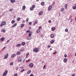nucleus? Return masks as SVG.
Returning <instances> with one entry per match:
<instances>
[{
	"mask_svg": "<svg viewBox=\"0 0 76 76\" xmlns=\"http://www.w3.org/2000/svg\"><path fill=\"white\" fill-rule=\"evenodd\" d=\"M6 24V22L5 21L2 22H1V25H0V26L1 27H2L3 26H4V25H5Z\"/></svg>",
	"mask_w": 76,
	"mask_h": 76,
	"instance_id": "obj_1",
	"label": "nucleus"
},
{
	"mask_svg": "<svg viewBox=\"0 0 76 76\" xmlns=\"http://www.w3.org/2000/svg\"><path fill=\"white\" fill-rule=\"evenodd\" d=\"M36 7L35 5H33L30 8V10L31 11H32L34 10V9Z\"/></svg>",
	"mask_w": 76,
	"mask_h": 76,
	"instance_id": "obj_2",
	"label": "nucleus"
},
{
	"mask_svg": "<svg viewBox=\"0 0 76 76\" xmlns=\"http://www.w3.org/2000/svg\"><path fill=\"white\" fill-rule=\"evenodd\" d=\"M39 50V49L38 48H36L34 49L33 51L34 52L36 53H38V51Z\"/></svg>",
	"mask_w": 76,
	"mask_h": 76,
	"instance_id": "obj_3",
	"label": "nucleus"
},
{
	"mask_svg": "<svg viewBox=\"0 0 76 76\" xmlns=\"http://www.w3.org/2000/svg\"><path fill=\"white\" fill-rule=\"evenodd\" d=\"M7 72H8V71L7 70H6L3 73V76H6L7 75Z\"/></svg>",
	"mask_w": 76,
	"mask_h": 76,
	"instance_id": "obj_4",
	"label": "nucleus"
},
{
	"mask_svg": "<svg viewBox=\"0 0 76 76\" xmlns=\"http://www.w3.org/2000/svg\"><path fill=\"white\" fill-rule=\"evenodd\" d=\"M18 60L19 62L20 63V62H22V59L21 57H20L18 58Z\"/></svg>",
	"mask_w": 76,
	"mask_h": 76,
	"instance_id": "obj_5",
	"label": "nucleus"
},
{
	"mask_svg": "<svg viewBox=\"0 0 76 76\" xmlns=\"http://www.w3.org/2000/svg\"><path fill=\"white\" fill-rule=\"evenodd\" d=\"M29 66L30 67H33L34 66V64L32 63H31L29 64Z\"/></svg>",
	"mask_w": 76,
	"mask_h": 76,
	"instance_id": "obj_6",
	"label": "nucleus"
},
{
	"mask_svg": "<svg viewBox=\"0 0 76 76\" xmlns=\"http://www.w3.org/2000/svg\"><path fill=\"white\" fill-rule=\"evenodd\" d=\"M8 56L9 54L8 53H7V54L5 55L4 58V59H7V58L8 57Z\"/></svg>",
	"mask_w": 76,
	"mask_h": 76,
	"instance_id": "obj_7",
	"label": "nucleus"
},
{
	"mask_svg": "<svg viewBox=\"0 0 76 76\" xmlns=\"http://www.w3.org/2000/svg\"><path fill=\"white\" fill-rule=\"evenodd\" d=\"M31 38L32 37L31 36H28L27 37V39L28 40H30V39H31Z\"/></svg>",
	"mask_w": 76,
	"mask_h": 76,
	"instance_id": "obj_8",
	"label": "nucleus"
},
{
	"mask_svg": "<svg viewBox=\"0 0 76 76\" xmlns=\"http://www.w3.org/2000/svg\"><path fill=\"white\" fill-rule=\"evenodd\" d=\"M5 39V38L4 37H2L0 39V41H3Z\"/></svg>",
	"mask_w": 76,
	"mask_h": 76,
	"instance_id": "obj_9",
	"label": "nucleus"
},
{
	"mask_svg": "<svg viewBox=\"0 0 76 76\" xmlns=\"http://www.w3.org/2000/svg\"><path fill=\"white\" fill-rule=\"evenodd\" d=\"M52 6L50 5V6H49V8H48V10H49V11H50V10H51V9L52 8Z\"/></svg>",
	"mask_w": 76,
	"mask_h": 76,
	"instance_id": "obj_10",
	"label": "nucleus"
},
{
	"mask_svg": "<svg viewBox=\"0 0 76 76\" xmlns=\"http://www.w3.org/2000/svg\"><path fill=\"white\" fill-rule=\"evenodd\" d=\"M42 13H43V12H42L41 11L38 14V15H39V16L42 15Z\"/></svg>",
	"mask_w": 76,
	"mask_h": 76,
	"instance_id": "obj_11",
	"label": "nucleus"
},
{
	"mask_svg": "<svg viewBox=\"0 0 76 76\" xmlns=\"http://www.w3.org/2000/svg\"><path fill=\"white\" fill-rule=\"evenodd\" d=\"M26 9V6H25L24 5L23 6L22 9L23 10H25Z\"/></svg>",
	"mask_w": 76,
	"mask_h": 76,
	"instance_id": "obj_12",
	"label": "nucleus"
},
{
	"mask_svg": "<svg viewBox=\"0 0 76 76\" xmlns=\"http://www.w3.org/2000/svg\"><path fill=\"white\" fill-rule=\"evenodd\" d=\"M16 56V54H13L11 56L12 57H15V56Z\"/></svg>",
	"mask_w": 76,
	"mask_h": 76,
	"instance_id": "obj_13",
	"label": "nucleus"
},
{
	"mask_svg": "<svg viewBox=\"0 0 76 76\" xmlns=\"http://www.w3.org/2000/svg\"><path fill=\"white\" fill-rule=\"evenodd\" d=\"M50 37L51 38H53L54 37V34H51L50 35Z\"/></svg>",
	"mask_w": 76,
	"mask_h": 76,
	"instance_id": "obj_14",
	"label": "nucleus"
},
{
	"mask_svg": "<svg viewBox=\"0 0 76 76\" xmlns=\"http://www.w3.org/2000/svg\"><path fill=\"white\" fill-rule=\"evenodd\" d=\"M56 28L55 27H52L51 30L52 31H54L56 29Z\"/></svg>",
	"mask_w": 76,
	"mask_h": 76,
	"instance_id": "obj_15",
	"label": "nucleus"
},
{
	"mask_svg": "<svg viewBox=\"0 0 76 76\" xmlns=\"http://www.w3.org/2000/svg\"><path fill=\"white\" fill-rule=\"evenodd\" d=\"M67 59L66 58H65L64 59V61L65 63H67Z\"/></svg>",
	"mask_w": 76,
	"mask_h": 76,
	"instance_id": "obj_16",
	"label": "nucleus"
},
{
	"mask_svg": "<svg viewBox=\"0 0 76 76\" xmlns=\"http://www.w3.org/2000/svg\"><path fill=\"white\" fill-rule=\"evenodd\" d=\"M40 32V29H38L36 31V33L37 34H38Z\"/></svg>",
	"mask_w": 76,
	"mask_h": 76,
	"instance_id": "obj_17",
	"label": "nucleus"
},
{
	"mask_svg": "<svg viewBox=\"0 0 76 76\" xmlns=\"http://www.w3.org/2000/svg\"><path fill=\"white\" fill-rule=\"evenodd\" d=\"M32 32H30L28 34V37H31L32 36Z\"/></svg>",
	"mask_w": 76,
	"mask_h": 76,
	"instance_id": "obj_18",
	"label": "nucleus"
},
{
	"mask_svg": "<svg viewBox=\"0 0 76 76\" xmlns=\"http://www.w3.org/2000/svg\"><path fill=\"white\" fill-rule=\"evenodd\" d=\"M10 1L11 3H14L16 1L15 0H10Z\"/></svg>",
	"mask_w": 76,
	"mask_h": 76,
	"instance_id": "obj_19",
	"label": "nucleus"
},
{
	"mask_svg": "<svg viewBox=\"0 0 76 76\" xmlns=\"http://www.w3.org/2000/svg\"><path fill=\"white\" fill-rule=\"evenodd\" d=\"M25 26V24L23 23H22L20 27L21 28H23V26Z\"/></svg>",
	"mask_w": 76,
	"mask_h": 76,
	"instance_id": "obj_20",
	"label": "nucleus"
},
{
	"mask_svg": "<svg viewBox=\"0 0 76 76\" xmlns=\"http://www.w3.org/2000/svg\"><path fill=\"white\" fill-rule=\"evenodd\" d=\"M17 25V23H15L13 26H12V27L13 28V27H15Z\"/></svg>",
	"mask_w": 76,
	"mask_h": 76,
	"instance_id": "obj_21",
	"label": "nucleus"
},
{
	"mask_svg": "<svg viewBox=\"0 0 76 76\" xmlns=\"http://www.w3.org/2000/svg\"><path fill=\"white\" fill-rule=\"evenodd\" d=\"M54 42V40H52L50 41L51 44H53Z\"/></svg>",
	"mask_w": 76,
	"mask_h": 76,
	"instance_id": "obj_22",
	"label": "nucleus"
},
{
	"mask_svg": "<svg viewBox=\"0 0 76 76\" xmlns=\"http://www.w3.org/2000/svg\"><path fill=\"white\" fill-rule=\"evenodd\" d=\"M64 10V8H62L61 9L60 11L61 12H63Z\"/></svg>",
	"mask_w": 76,
	"mask_h": 76,
	"instance_id": "obj_23",
	"label": "nucleus"
},
{
	"mask_svg": "<svg viewBox=\"0 0 76 76\" xmlns=\"http://www.w3.org/2000/svg\"><path fill=\"white\" fill-rule=\"evenodd\" d=\"M45 4V3L44 2H42L41 3V5L42 6H44Z\"/></svg>",
	"mask_w": 76,
	"mask_h": 76,
	"instance_id": "obj_24",
	"label": "nucleus"
},
{
	"mask_svg": "<svg viewBox=\"0 0 76 76\" xmlns=\"http://www.w3.org/2000/svg\"><path fill=\"white\" fill-rule=\"evenodd\" d=\"M67 4H66L65 5V9H67Z\"/></svg>",
	"mask_w": 76,
	"mask_h": 76,
	"instance_id": "obj_25",
	"label": "nucleus"
},
{
	"mask_svg": "<svg viewBox=\"0 0 76 76\" xmlns=\"http://www.w3.org/2000/svg\"><path fill=\"white\" fill-rule=\"evenodd\" d=\"M20 45H21V44H18L17 45L16 47H20Z\"/></svg>",
	"mask_w": 76,
	"mask_h": 76,
	"instance_id": "obj_26",
	"label": "nucleus"
},
{
	"mask_svg": "<svg viewBox=\"0 0 76 76\" xmlns=\"http://www.w3.org/2000/svg\"><path fill=\"white\" fill-rule=\"evenodd\" d=\"M21 44L22 45H23V46H24V45H25V42H22L21 43Z\"/></svg>",
	"mask_w": 76,
	"mask_h": 76,
	"instance_id": "obj_27",
	"label": "nucleus"
},
{
	"mask_svg": "<svg viewBox=\"0 0 76 76\" xmlns=\"http://www.w3.org/2000/svg\"><path fill=\"white\" fill-rule=\"evenodd\" d=\"M15 23V20H12L11 21V23Z\"/></svg>",
	"mask_w": 76,
	"mask_h": 76,
	"instance_id": "obj_28",
	"label": "nucleus"
},
{
	"mask_svg": "<svg viewBox=\"0 0 76 76\" xmlns=\"http://www.w3.org/2000/svg\"><path fill=\"white\" fill-rule=\"evenodd\" d=\"M5 31H5V29H2L1 31H2V32H5Z\"/></svg>",
	"mask_w": 76,
	"mask_h": 76,
	"instance_id": "obj_29",
	"label": "nucleus"
},
{
	"mask_svg": "<svg viewBox=\"0 0 76 76\" xmlns=\"http://www.w3.org/2000/svg\"><path fill=\"white\" fill-rule=\"evenodd\" d=\"M31 70H29L27 74H29V73H31Z\"/></svg>",
	"mask_w": 76,
	"mask_h": 76,
	"instance_id": "obj_30",
	"label": "nucleus"
},
{
	"mask_svg": "<svg viewBox=\"0 0 76 76\" xmlns=\"http://www.w3.org/2000/svg\"><path fill=\"white\" fill-rule=\"evenodd\" d=\"M19 54H20V52H17V55H19Z\"/></svg>",
	"mask_w": 76,
	"mask_h": 76,
	"instance_id": "obj_31",
	"label": "nucleus"
},
{
	"mask_svg": "<svg viewBox=\"0 0 76 76\" xmlns=\"http://www.w3.org/2000/svg\"><path fill=\"white\" fill-rule=\"evenodd\" d=\"M17 20L18 21H19L20 20V18H18L17 19Z\"/></svg>",
	"mask_w": 76,
	"mask_h": 76,
	"instance_id": "obj_32",
	"label": "nucleus"
},
{
	"mask_svg": "<svg viewBox=\"0 0 76 76\" xmlns=\"http://www.w3.org/2000/svg\"><path fill=\"white\" fill-rule=\"evenodd\" d=\"M73 9L75 10L76 9V6H74L73 7Z\"/></svg>",
	"mask_w": 76,
	"mask_h": 76,
	"instance_id": "obj_33",
	"label": "nucleus"
},
{
	"mask_svg": "<svg viewBox=\"0 0 76 76\" xmlns=\"http://www.w3.org/2000/svg\"><path fill=\"white\" fill-rule=\"evenodd\" d=\"M34 23H35V24H37V23H38V21L37 20H36L34 21Z\"/></svg>",
	"mask_w": 76,
	"mask_h": 76,
	"instance_id": "obj_34",
	"label": "nucleus"
},
{
	"mask_svg": "<svg viewBox=\"0 0 76 76\" xmlns=\"http://www.w3.org/2000/svg\"><path fill=\"white\" fill-rule=\"evenodd\" d=\"M10 66H12L13 64V62H11L10 63Z\"/></svg>",
	"mask_w": 76,
	"mask_h": 76,
	"instance_id": "obj_35",
	"label": "nucleus"
},
{
	"mask_svg": "<svg viewBox=\"0 0 76 76\" xmlns=\"http://www.w3.org/2000/svg\"><path fill=\"white\" fill-rule=\"evenodd\" d=\"M30 61H31V59H28V60L26 61V62H29Z\"/></svg>",
	"mask_w": 76,
	"mask_h": 76,
	"instance_id": "obj_36",
	"label": "nucleus"
},
{
	"mask_svg": "<svg viewBox=\"0 0 76 76\" xmlns=\"http://www.w3.org/2000/svg\"><path fill=\"white\" fill-rule=\"evenodd\" d=\"M28 24L30 25H32V22H29L28 23Z\"/></svg>",
	"mask_w": 76,
	"mask_h": 76,
	"instance_id": "obj_37",
	"label": "nucleus"
},
{
	"mask_svg": "<svg viewBox=\"0 0 76 76\" xmlns=\"http://www.w3.org/2000/svg\"><path fill=\"white\" fill-rule=\"evenodd\" d=\"M29 20V18H26V21L27 22H28V21Z\"/></svg>",
	"mask_w": 76,
	"mask_h": 76,
	"instance_id": "obj_38",
	"label": "nucleus"
},
{
	"mask_svg": "<svg viewBox=\"0 0 76 76\" xmlns=\"http://www.w3.org/2000/svg\"><path fill=\"white\" fill-rule=\"evenodd\" d=\"M67 54H65L64 55V57H65V58L67 57Z\"/></svg>",
	"mask_w": 76,
	"mask_h": 76,
	"instance_id": "obj_39",
	"label": "nucleus"
},
{
	"mask_svg": "<svg viewBox=\"0 0 76 76\" xmlns=\"http://www.w3.org/2000/svg\"><path fill=\"white\" fill-rule=\"evenodd\" d=\"M13 9H10V11L12 12V11H13Z\"/></svg>",
	"mask_w": 76,
	"mask_h": 76,
	"instance_id": "obj_40",
	"label": "nucleus"
},
{
	"mask_svg": "<svg viewBox=\"0 0 76 76\" xmlns=\"http://www.w3.org/2000/svg\"><path fill=\"white\" fill-rule=\"evenodd\" d=\"M29 32H30V30H28L27 31L26 33H29Z\"/></svg>",
	"mask_w": 76,
	"mask_h": 76,
	"instance_id": "obj_41",
	"label": "nucleus"
},
{
	"mask_svg": "<svg viewBox=\"0 0 76 76\" xmlns=\"http://www.w3.org/2000/svg\"><path fill=\"white\" fill-rule=\"evenodd\" d=\"M42 29V27L41 26L39 27V29Z\"/></svg>",
	"mask_w": 76,
	"mask_h": 76,
	"instance_id": "obj_42",
	"label": "nucleus"
},
{
	"mask_svg": "<svg viewBox=\"0 0 76 76\" xmlns=\"http://www.w3.org/2000/svg\"><path fill=\"white\" fill-rule=\"evenodd\" d=\"M65 32H68V29H66L65 30Z\"/></svg>",
	"mask_w": 76,
	"mask_h": 76,
	"instance_id": "obj_43",
	"label": "nucleus"
},
{
	"mask_svg": "<svg viewBox=\"0 0 76 76\" xmlns=\"http://www.w3.org/2000/svg\"><path fill=\"white\" fill-rule=\"evenodd\" d=\"M48 23H51V20H49L48 21Z\"/></svg>",
	"mask_w": 76,
	"mask_h": 76,
	"instance_id": "obj_44",
	"label": "nucleus"
},
{
	"mask_svg": "<svg viewBox=\"0 0 76 76\" xmlns=\"http://www.w3.org/2000/svg\"><path fill=\"white\" fill-rule=\"evenodd\" d=\"M57 52H54L53 54H57Z\"/></svg>",
	"mask_w": 76,
	"mask_h": 76,
	"instance_id": "obj_45",
	"label": "nucleus"
},
{
	"mask_svg": "<svg viewBox=\"0 0 76 76\" xmlns=\"http://www.w3.org/2000/svg\"><path fill=\"white\" fill-rule=\"evenodd\" d=\"M20 51V52H22L23 51V49L21 50Z\"/></svg>",
	"mask_w": 76,
	"mask_h": 76,
	"instance_id": "obj_46",
	"label": "nucleus"
},
{
	"mask_svg": "<svg viewBox=\"0 0 76 76\" xmlns=\"http://www.w3.org/2000/svg\"><path fill=\"white\" fill-rule=\"evenodd\" d=\"M24 71H25V69H23L21 71V72H23Z\"/></svg>",
	"mask_w": 76,
	"mask_h": 76,
	"instance_id": "obj_47",
	"label": "nucleus"
},
{
	"mask_svg": "<svg viewBox=\"0 0 76 76\" xmlns=\"http://www.w3.org/2000/svg\"><path fill=\"white\" fill-rule=\"evenodd\" d=\"M50 46H51V45H48V48H50Z\"/></svg>",
	"mask_w": 76,
	"mask_h": 76,
	"instance_id": "obj_48",
	"label": "nucleus"
},
{
	"mask_svg": "<svg viewBox=\"0 0 76 76\" xmlns=\"http://www.w3.org/2000/svg\"><path fill=\"white\" fill-rule=\"evenodd\" d=\"M45 65L43 67V69H45Z\"/></svg>",
	"mask_w": 76,
	"mask_h": 76,
	"instance_id": "obj_49",
	"label": "nucleus"
},
{
	"mask_svg": "<svg viewBox=\"0 0 76 76\" xmlns=\"http://www.w3.org/2000/svg\"><path fill=\"white\" fill-rule=\"evenodd\" d=\"M20 68H21V69H23V67L20 66Z\"/></svg>",
	"mask_w": 76,
	"mask_h": 76,
	"instance_id": "obj_50",
	"label": "nucleus"
},
{
	"mask_svg": "<svg viewBox=\"0 0 76 76\" xmlns=\"http://www.w3.org/2000/svg\"><path fill=\"white\" fill-rule=\"evenodd\" d=\"M72 76H75V74H73L72 75Z\"/></svg>",
	"mask_w": 76,
	"mask_h": 76,
	"instance_id": "obj_51",
	"label": "nucleus"
},
{
	"mask_svg": "<svg viewBox=\"0 0 76 76\" xmlns=\"http://www.w3.org/2000/svg\"><path fill=\"white\" fill-rule=\"evenodd\" d=\"M16 70H18V69H19V68L18 67H17L16 69Z\"/></svg>",
	"mask_w": 76,
	"mask_h": 76,
	"instance_id": "obj_52",
	"label": "nucleus"
},
{
	"mask_svg": "<svg viewBox=\"0 0 76 76\" xmlns=\"http://www.w3.org/2000/svg\"><path fill=\"white\" fill-rule=\"evenodd\" d=\"M9 41H10V40H8L7 42H9Z\"/></svg>",
	"mask_w": 76,
	"mask_h": 76,
	"instance_id": "obj_53",
	"label": "nucleus"
},
{
	"mask_svg": "<svg viewBox=\"0 0 76 76\" xmlns=\"http://www.w3.org/2000/svg\"><path fill=\"white\" fill-rule=\"evenodd\" d=\"M29 53H28L27 54H26V56H28V55H29Z\"/></svg>",
	"mask_w": 76,
	"mask_h": 76,
	"instance_id": "obj_54",
	"label": "nucleus"
},
{
	"mask_svg": "<svg viewBox=\"0 0 76 76\" xmlns=\"http://www.w3.org/2000/svg\"><path fill=\"white\" fill-rule=\"evenodd\" d=\"M6 48V47H4L3 48V50H4L5 48Z\"/></svg>",
	"mask_w": 76,
	"mask_h": 76,
	"instance_id": "obj_55",
	"label": "nucleus"
},
{
	"mask_svg": "<svg viewBox=\"0 0 76 76\" xmlns=\"http://www.w3.org/2000/svg\"><path fill=\"white\" fill-rule=\"evenodd\" d=\"M35 24V23H33L34 25H35V24Z\"/></svg>",
	"mask_w": 76,
	"mask_h": 76,
	"instance_id": "obj_56",
	"label": "nucleus"
},
{
	"mask_svg": "<svg viewBox=\"0 0 76 76\" xmlns=\"http://www.w3.org/2000/svg\"><path fill=\"white\" fill-rule=\"evenodd\" d=\"M23 23H25V21L23 20Z\"/></svg>",
	"mask_w": 76,
	"mask_h": 76,
	"instance_id": "obj_57",
	"label": "nucleus"
},
{
	"mask_svg": "<svg viewBox=\"0 0 76 76\" xmlns=\"http://www.w3.org/2000/svg\"><path fill=\"white\" fill-rule=\"evenodd\" d=\"M27 57H28V56L26 55V56L25 58H27Z\"/></svg>",
	"mask_w": 76,
	"mask_h": 76,
	"instance_id": "obj_58",
	"label": "nucleus"
},
{
	"mask_svg": "<svg viewBox=\"0 0 76 76\" xmlns=\"http://www.w3.org/2000/svg\"><path fill=\"white\" fill-rule=\"evenodd\" d=\"M50 50H52V48H50Z\"/></svg>",
	"mask_w": 76,
	"mask_h": 76,
	"instance_id": "obj_59",
	"label": "nucleus"
},
{
	"mask_svg": "<svg viewBox=\"0 0 76 76\" xmlns=\"http://www.w3.org/2000/svg\"><path fill=\"white\" fill-rule=\"evenodd\" d=\"M29 29H31V27H29Z\"/></svg>",
	"mask_w": 76,
	"mask_h": 76,
	"instance_id": "obj_60",
	"label": "nucleus"
},
{
	"mask_svg": "<svg viewBox=\"0 0 76 76\" xmlns=\"http://www.w3.org/2000/svg\"><path fill=\"white\" fill-rule=\"evenodd\" d=\"M75 56H76V53H75Z\"/></svg>",
	"mask_w": 76,
	"mask_h": 76,
	"instance_id": "obj_61",
	"label": "nucleus"
},
{
	"mask_svg": "<svg viewBox=\"0 0 76 76\" xmlns=\"http://www.w3.org/2000/svg\"><path fill=\"white\" fill-rule=\"evenodd\" d=\"M41 37H42L43 36L42 35H41Z\"/></svg>",
	"mask_w": 76,
	"mask_h": 76,
	"instance_id": "obj_62",
	"label": "nucleus"
},
{
	"mask_svg": "<svg viewBox=\"0 0 76 76\" xmlns=\"http://www.w3.org/2000/svg\"><path fill=\"white\" fill-rule=\"evenodd\" d=\"M37 1H39V0H36Z\"/></svg>",
	"mask_w": 76,
	"mask_h": 76,
	"instance_id": "obj_63",
	"label": "nucleus"
},
{
	"mask_svg": "<svg viewBox=\"0 0 76 76\" xmlns=\"http://www.w3.org/2000/svg\"><path fill=\"white\" fill-rule=\"evenodd\" d=\"M58 76H60V75H58Z\"/></svg>",
	"mask_w": 76,
	"mask_h": 76,
	"instance_id": "obj_64",
	"label": "nucleus"
}]
</instances>
